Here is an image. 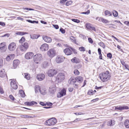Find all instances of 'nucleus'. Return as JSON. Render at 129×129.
Instances as JSON below:
<instances>
[{
	"label": "nucleus",
	"mask_w": 129,
	"mask_h": 129,
	"mask_svg": "<svg viewBox=\"0 0 129 129\" xmlns=\"http://www.w3.org/2000/svg\"><path fill=\"white\" fill-rule=\"evenodd\" d=\"M100 76L101 80L103 82L107 81L110 79V77L108 71H107L105 73L101 74L100 75Z\"/></svg>",
	"instance_id": "nucleus-1"
},
{
	"label": "nucleus",
	"mask_w": 129,
	"mask_h": 129,
	"mask_svg": "<svg viewBox=\"0 0 129 129\" xmlns=\"http://www.w3.org/2000/svg\"><path fill=\"white\" fill-rule=\"evenodd\" d=\"M57 122V120L55 118H52L47 120L45 124L48 126H53L55 125Z\"/></svg>",
	"instance_id": "nucleus-2"
},
{
	"label": "nucleus",
	"mask_w": 129,
	"mask_h": 129,
	"mask_svg": "<svg viewBox=\"0 0 129 129\" xmlns=\"http://www.w3.org/2000/svg\"><path fill=\"white\" fill-rule=\"evenodd\" d=\"M42 59V57L41 54H37L35 55L34 57V62L37 64L40 63V61Z\"/></svg>",
	"instance_id": "nucleus-3"
},
{
	"label": "nucleus",
	"mask_w": 129,
	"mask_h": 129,
	"mask_svg": "<svg viewBox=\"0 0 129 129\" xmlns=\"http://www.w3.org/2000/svg\"><path fill=\"white\" fill-rule=\"evenodd\" d=\"M65 79V75L64 73H59L57 75L56 79L58 82H61L63 81Z\"/></svg>",
	"instance_id": "nucleus-4"
},
{
	"label": "nucleus",
	"mask_w": 129,
	"mask_h": 129,
	"mask_svg": "<svg viewBox=\"0 0 129 129\" xmlns=\"http://www.w3.org/2000/svg\"><path fill=\"white\" fill-rule=\"evenodd\" d=\"M55 51L53 49H51L49 50L47 52L48 55L50 57H52L55 55Z\"/></svg>",
	"instance_id": "nucleus-5"
},
{
	"label": "nucleus",
	"mask_w": 129,
	"mask_h": 129,
	"mask_svg": "<svg viewBox=\"0 0 129 129\" xmlns=\"http://www.w3.org/2000/svg\"><path fill=\"white\" fill-rule=\"evenodd\" d=\"M56 73L57 71L56 70L54 69H52L48 70L47 74L48 76L49 77H52L56 75Z\"/></svg>",
	"instance_id": "nucleus-6"
},
{
	"label": "nucleus",
	"mask_w": 129,
	"mask_h": 129,
	"mask_svg": "<svg viewBox=\"0 0 129 129\" xmlns=\"http://www.w3.org/2000/svg\"><path fill=\"white\" fill-rule=\"evenodd\" d=\"M65 57L62 56H58L56 58V61L57 63H60L63 61Z\"/></svg>",
	"instance_id": "nucleus-7"
},
{
	"label": "nucleus",
	"mask_w": 129,
	"mask_h": 129,
	"mask_svg": "<svg viewBox=\"0 0 129 129\" xmlns=\"http://www.w3.org/2000/svg\"><path fill=\"white\" fill-rule=\"evenodd\" d=\"M12 80L10 83V85L12 88L14 89H16L18 88V86L16 81L14 79H11Z\"/></svg>",
	"instance_id": "nucleus-8"
},
{
	"label": "nucleus",
	"mask_w": 129,
	"mask_h": 129,
	"mask_svg": "<svg viewBox=\"0 0 129 129\" xmlns=\"http://www.w3.org/2000/svg\"><path fill=\"white\" fill-rule=\"evenodd\" d=\"M16 48V44L15 43L12 42L8 46V49L11 51L14 50Z\"/></svg>",
	"instance_id": "nucleus-9"
},
{
	"label": "nucleus",
	"mask_w": 129,
	"mask_h": 129,
	"mask_svg": "<svg viewBox=\"0 0 129 129\" xmlns=\"http://www.w3.org/2000/svg\"><path fill=\"white\" fill-rule=\"evenodd\" d=\"M34 55V54L32 52H29L27 53L25 55V58L27 59H31Z\"/></svg>",
	"instance_id": "nucleus-10"
},
{
	"label": "nucleus",
	"mask_w": 129,
	"mask_h": 129,
	"mask_svg": "<svg viewBox=\"0 0 129 129\" xmlns=\"http://www.w3.org/2000/svg\"><path fill=\"white\" fill-rule=\"evenodd\" d=\"M45 77V76L44 74L41 73L37 75V79L39 81H41L43 80Z\"/></svg>",
	"instance_id": "nucleus-11"
},
{
	"label": "nucleus",
	"mask_w": 129,
	"mask_h": 129,
	"mask_svg": "<svg viewBox=\"0 0 129 129\" xmlns=\"http://www.w3.org/2000/svg\"><path fill=\"white\" fill-rule=\"evenodd\" d=\"M66 90L65 88L63 89L60 92L57 94V97L60 98L66 94Z\"/></svg>",
	"instance_id": "nucleus-12"
},
{
	"label": "nucleus",
	"mask_w": 129,
	"mask_h": 129,
	"mask_svg": "<svg viewBox=\"0 0 129 129\" xmlns=\"http://www.w3.org/2000/svg\"><path fill=\"white\" fill-rule=\"evenodd\" d=\"M49 48V47L48 45L46 44L45 43L41 46L40 47V49L42 51H46L48 50Z\"/></svg>",
	"instance_id": "nucleus-13"
},
{
	"label": "nucleus",
	"mask_w": 129,
	"mask_h": 129,
	"mask_svg": "<svg viewBox=\"0 0 129 129\" xmlns=\"http://www.w3.org/2000/svg\"><path fill=\"white\" fill-rule=\"evenodd\" d=\"M0 77H7L6 73L4 69H2L0 71Z\"/></svg>",
	"instance_id": "nucleus-14"
},
{
	"label": "nucleus",
	"mask_w": 129,
	"mask_h": 129,
	"mask_svg": "<svg viewBox=\"0 0 129 129\" xmlns=\"http://www.w3.org/2000/svg\"><path fill=\"white\" fill-rule=\"evenodd\" d=\"M43 38L45 42L47 43H50L51 42V38L48 36H43Z\"/></svg>",
	"instance_id": "nucleus-15"
},
{
	"label": "nucleus",
	"mask_w": 129,
	"mask_h": 129,
	"mask_svg": "<svg viewBox=\"0 0 129 129\" xmlns=\"http://www.w3.org/2000/svg\"><path fill=\"white\" fill-rule=\"evenodd\" d=\"M86 27L88 29L91 30H92L95 31V28L94 27H92L90 24L87 23L86 24Z\"/></svg>",
	"instance_id": "nucleus-16"
},
{
	"label": "nucleus",
	"mask_w": 129,
	"mask_h": 129,
	"mask_svg": "<svg viewBox=\"0 0 129 129\" xmlns=\"http://www.w3.org/2000/svg\"><path fill=\"white\" fill-rule=\"evenodd\" d=\"M64 52L65 54L68 55H71L72 53V51L69 48L65 49L64 50Z\"/></svg>",
	"instance_id": "nucleus-17"
},
{
	"label": "nucleus",
	"mask_w": 129,
	"mask_h": 129,
	"mask_svg": "<svg viewBox=\"0 0 129 129\" xmlns=\"http://www.w3.org/2000/svg\"><path fill=\"white\" fill-rule=\"evenodd\" d=\"M19 61L18 59L15 60L13 63V67L14 69L16 68L19 64Z\"/></svg>",
	"instance_id": "nucleus-18"
},
{
	"label": "nucleus",
	"mask_w": 129,
	"mask_h": 129,
	"mask_svg": "<svg viewBox=\"0 0 129 129\" xmlns=\"http://www.w3.org/2000/svg\"><path fill=\"white\" fill-rule=\"evenodd\" d=\"M25 105L28 106H31L34 104H37V103L34 101H32L31 102H26L24 103Z\"/></svg>",
	"instance_id": "nucleus-19"
},
{
	"label": "nucleus",
	"mask_w": 129,
	"mask_h": 129,
	"mask_svg": "<svg viewBox=\"0 0 129 129\" xmlns=\"http://www.w3.org/2000/svg\"><path fill=\"white\" fill-rule=\"evenodd\" d=\"M76 81L80 83L82 82L83 80V77L81 76H78L76 77Z\"/></svg>",
	"instance_id": "nucleus-20"
},
{
	"label": "nucleus",
	"mask_w": 129,
	"mask_h": 129,
	"mask_svg": "<svg viewBox=\"0 0 129 129\" xmlns=\"http://www.w3.org/2000/svg\"><path fill=\"white\" fill-rule=\"evenodd\" d=\"M56 88L54 87L50 86L49 88V91L51 93H54L56 91Z\"/></svg>",
	"instance_id": "nucleus-21"
},
{
	"label": "nucleus",
	"mask_w": 129,
	"mask_h": 129,
	"mask_svg": "<svg viewBox=\"0 0 129 129\" xmlns=\"http://www.w3.org/2000/svg\"><path fill=\"white\" fill-rule=\"evenodd\" d=\"M116 109L120 110H122L124 109H128V107L127 106H119V107H116Z\"/></svg>",
	"instance_id": "nucleus-22"
},
{
	"label": "nucleus",
	"mask_w": 129,
	"mask_h": 129,
	"mask_svg": "<svg viewBox=\"0 0 129 129\" xmlns=\"http://www.w3.org/2000/svg\"><path fill=\"white\" fill-rule=\"evenodd\" d=\"M40 91L43 95L45 94L46 93V89L45 88H41Z\"/></svg>",
	"instance_id": "nucleus-23"
},
{
	"label": "nucleus",
	"mask_w": 129,
	"mask_h": 129,
	"mask_svg": "<svg viewBox=\"0 0 129 129\" xmlns=\"http://www.w3.org/2000/svg\"><path fill=\"white\" fill-rule=\"evenodd\" d=\"M28 34V33L26 32H20V31H18L16 33V34L17 35H21V36H23L25 34Z\"/></svg>",
	"instance_id": "nucleus-24"
},
{
	"label": "nucleus",
	"mask_w": 129,
	"mask_h": 129,
	"mask_svg": "<svg viewBox=\"0 0 129 129\" xmlns=\"http://www.w3.org/2000/svg\"><path fill=\"white\" fill-rule=\"evenodd\" d=\"M24 48L26 50H27L29 47V44L28 43L26 42L24 43L22 45Z\"/></svg>",
	"instance_id": "nucleus-25"
},
{
	"label": "nucleus",
	"mask_w": 129,
	"mask_h": 129,
	"mask_svg": "<svg viewBox=\"0 0 129 129\" xmlns=\"http://www.w3.org/2000/svg\"><path fill=\"white\" fill-rule=\"evenodd\" d=\"M71 61L74 62L78 63L79 62V61L78 59L75 57L71 60Z\"/></svg>",
	"instance_id": "nucleus-26"
},
{
	"label": "nucleus",
	"mask_w": 129,
	"mask_h": 129,
	"mask_svg": "<svg viewBox=\"0 0 129 129\" xmlns=\"http://www.w3.org/2000/svg\"><path fill=\"white\" fill-rule=\"evenodd\" d=\"M19 93L20 94V96L22 97H24L25 96V94L24 92L22 90H20L19 91Z\"/></svg>",
	"instance_id": "nucleus-27"
},
{
	"label": "nucleus",
	"mask_w": 129,
	"mask_h": 129,
	"mask_svg": "<svg viewBox=\"0 0 129 129\" xmlns=\"http://www.w3.org/2000/svg\"><path fill=\"white\" fill-rule=\"evenodd\" d=\"M40 87L38 85H36L35 87V91L36 93L38 92L40 89Z\"/></svg>",
	"instance_id": "nucleus-28"
},
{
	"label": "nucleus",
	"mask_w": 129,
	"mask_h": 129,
	"mask_svg": "<svg viewBox=\"0 0 129 129\" xmlns=\"http://www.w3.org/2000/svg\"><path fill=\"white\" fill-rule=\"evenodd\" d=\"M39 36V35L35 34L31 36V38L33 39H37Z\"/></svg>",
	"instance_id": "nucleus-29"
},
{
	"label": "nucleus",
	"mask_w": 129,
	"mask_h": 129,
	"mask_svg": "<svg viewBox=\"0 0 129 129\" xmlns=\"http://www.w3.org/2000/svg\"><path fill=\"white\" fill-rule=\"evenodd\" d=\"M104 13L105 15H108V16H112V14L108 10L105 11Z\"/></svg>",
	"instance_id": "nucleus-30"
},
{
	"label": "nucleus",
	"mask_w": 129,
	"mask_h": 129,
	"mask_svg": "<svg viewBox=\"0 0 129 129\" xmlns=\"http://www.w3.org/2000/svg\"><path fill=\"white\" fill-rule=\"evenodd\" d=\"M129 123V121L128 120H126L124 122V125L126 128H129V125L128 123Z\"/></svg>",
	"instance_id": "nucleus-31"
},
{
	"label": "nucleus",
	"mask_w": 129,
	"mask_h": 129,
	"mask_svg": "<svg viewBox=\"0 0 129 129\" xmlns=\"http://www.w3.org/2000/svg\"><path fill=\"white\" fill-rule=\"evenodd\" d=\"M112 13H113V16L115 17H116L118 16V14L117 11L115 10H113L112 11Z\"/></svg>",
	"instance_id": "nucleus-32"
},
{
	"label": "nucleus",
	"mask_w": 129,
	"mask_h": 129,
	"mask_svg": "<svg viewBox=\"0 0 129 129\" xmlns=\"http://www.w3.org/2000/svg\"><path fill=\"white\" fill-rule=\"evenodd\" d=\"M19 49L22 51H25L26 50L22 45L19 46Z\"/></svg>",
	"instance_id": "nucleus-33"
},
{
	"label": "nucleus",
	"mask_w": 129,
	"mask_h": 129,
	"mask_svg": "<svg viewBox=\"0 0 129 129\" xmlns=\"http://www.w3.org/2000/svg\"><path fill=\"white\" fill-rule=\"evenodd\" d=\"M108 125L110 126H112L114 124V121L113 120H111L108 122Z\"/></svg>",
	"instance_id": "nucleus-34"
},
{
	"label": "nucleus",
	"mask_w": 129,
	"mask_h": 129,
	"mask_svg": "<svg viewBox=\"0 0 129 129\" xmlns=\"http://www.w3.org/2000/svg\"><path fill=\"white\" fill-rule=\"evenodd\" d=\"M27 21V22L30 23H38V21H32L29 20H26Z\"/></svg>",
	"instance_id": "nucleus-35"
},
{
	"label": "nucleus",
	"mask_w": 129,
	"mask_h": 129,
	"mask_svg": "<svg viewBox=\"0 0 129 129\" xmlns=\"http://www.w3.org/2000/svg\"><path fill=\"white\" fill-rule=\"evenodd\" d=\"M48 62L47 61H44L43 63V67L44 68H45L48 66Z\"/></svg>",
	"instance_id": "nucleus-36"
},
{
	"label": "nucleus",
	"mask_w": 129,
	"mask_h": 129,
	"mask_svg": "<svg viewBox=\"0 0 129 129\" xmlns=\"http://www.w3.org/2000/svg\"><path fill=\"white\" fill-rule=\"evenodd\" d=\"M70 81V83L71 84L76 82V77L75 78H71Z\"/></svg>",
	"instance_id": "nucleus-37"
},
{
	"label": "nucleus",
	"mask_w": 129,
	"mask_h": 129,
	"mask_svg": "<svg viewBox=\"0 0 129 129\" xmlns=\"http://www.w3.org/2000/svg\"><path fill=\"white\" fill-rule=\"evenodd\" d=\"M25 77L27 80H29L30 78L29 75L27 73H25Z\"/></svg>",
	"instance_id": "nucleus-38"
},
{
	"label": "nucleus",
	"mask_w": 129,
	"mask_h": 129,
	"mask_svg": "<svg viewBox=\"0 0 129 129\" xmlns=\"http://www.w3.org/2000/svg\"><path fill=\"white\" fill-rule=\"evenodd\" d=\"M25 39L24 37H23L19 40V42L20 43H22L25 41Z\"/></svg>",
	"instance_id": "nucleus-39"
},
{
	"label": "nucleus",
	"mask_w": 129,
	"mask_h": 129,
	"mask_svg": "<svg viewBox=\"0 0 129 129\" xmlns=\"http://www.w3.org/2000/svg\"><path fill=\"white\" fill-rule=\"evenodd\" d=\"M79 49L81 51H85V48L83 47H79Z\"/></svg>",
	"instance_id": "nucleus-40"
},
{
	"label": "nucleus",
	"mask_w": 129,
	"mask_h": 129,
	"mask_svg": "<svg viewBox=\"0 0 129 129\" xmlns=\"http://www.w3.org/2000/svg\"><path fill=\"white\" fill-rule=\"evenodd\" d=\"M70 48L72 50L73 53L75 54H77V51L75 49H74V48L71 47H70Z\"/></svg>",
	"instance_id": "nucleus-41"
},
{
	"label": "nucleus",
	"mask_w": 129,
	"mask_h": 129,
	"mask_svg": "<svg viewBox=\"0 0 129 129\" xmlns=\"http://www.w3.org/2000/svg\"><path fill=\"white\" fill-rule=\"evenodd\" d=\"M101 20L103 23H107L108 22V20L103 18H101Z\"/></svg>",
	"instance_id": "nucleus-42"
},
{
	"label": "nucleus",
	"mask_w": 129,
	"mask_h": 129,
	"mask_svg": "<svg viewBox=\"0 0 129 129\" xmlns=\"http://www.w3.org/2000/svg\"><path fill=\"white\" fill-rule=\"evenodd\" d=\"M94 93V91L92 90H89L88 92V94L89 95H92Z\"/></svg>",
	"instance_id": "nucleus-43"
},
{
	"label": "nucleus",
	"mask_w": 129,
	"mask_h": 129,
	"mask_svg": "<svg viewBox=\"0 0 129 129\" xmlns=\"http://www.w3.org/2000/svg\"><path fill=\"white\" fill-rule=\"evenodd\" d=\"M74 73L75 75H78L79 74V72L77 70H75L74 71Z\"/></svg>",
	"instance_id": "nucleus-44"
},
{
	"label": "nucleus",
	"mask_w": 129,
	"mask_h": 129,
	"mask_svg": "<svg viewBox=\"0 0 129 129\" xmlns=\"http://www.w3.org/2000/svg\"><path fill=\"white\" fill-rule=\"evenodd\" d=\"M9 56L11 60H13L15 57V55L14 54H10Z\"/></svg>",
	"instance_id": "nucleus-45"
},
{
	"label": "nucleus",
	"mask_w": 129,
	"mask_h": 129,
	"mask_svg": "<svg viewBox=\"0 0 129 129\" xmlns=\"http://www.w3.org/2000/svg\"><path fill=\"white\" fill-rule=\"evenodd\" d=\"M5 46V45L4 43H2L0 44V49H1L2 48L4 47Z\"/></svg>",
	"instance_id": "nucleus-46"
},
{
	"label": "nucleus",
	"mask_w": 129,
	"mask_h": 129,
	"mask_svg": "<svg viewBox=\"0 0 129 129\" xmlns=\"http://www.w3.org/2000/svg\"><path fill=\"white\" fill-rule=\"evenodd\" d=\"M21 117H23L24 118H30L33 117L32 116H30L27 115H23L22 116H21Z\"/></svg>",
	"instance_id": "nucleus-47"
},
{
	"label": "nucleus",
	"mask_w": 129,
	"mask_h": 129,
	"mask_svg": "<svg viewBox=\"0 0 129 129\" xmlns=\"http://www.w3.org/2000/svg\"><path fill=\"white\" fill-rule=\"evenodd\" d=\"M99 45H100L103 48H104L105 47V46L104 43L103 42H101L99 43Z\"/></svg>",
	"instance_id": "nucleus-48"
},
{
	"label": "nucleus",
	"mask_w": 129,
	"mask_h": 129,
	"mask_svg": "<svg viewBox=\"0 0 129 129\" xmlns=\"http://www.w3.org/2000/svg\"><path fill=\"white\" fill-rule=\"evenodd\" d=\"M72 20L73 21L77 23H79L80 22V20L77 19H72Z\"/></svg>",
	"instance_id": "nucleus-49"
},
{
	"label": "nucleus",
	"mask_w": 129,
	"mask_h": 129,
	"mask_svg": "<svg viewBox=\"0 0 129 129\" xmlns=\"http://www.w3.org/2000/svg\"><path fill=\"white\" fill-rule=\"evenodd\" d=\"M89 13H90V11H89V10H88L86 12H82L81 13V14H86V15H88Z\"/></svg>",
	"instance_id": "nucleus-50"
},
{
	"label": "nucleus",
	"mask_w": 129,
	"mask_h": 129,
	"mask_svg": "<svg viewBox=\"0 0 129 129\" xmlns=\"http://www.w3.org/2000/svg\"><path fill=\"white\" fill-rule=\"evenodd\" d=\"M66 1L67 0H60V3L62 4V5H63Z\"/></svg>",
	"instance_id": "nucleus-51"
},
{
	"label": "nucleus",
	"mask_w": 129,
	"mask_h": 129,
	"mask_svg": "<svg viewBox=\"0 0 129 129\" xmlns=\"http://www.w3.org/2000/svg\"><path fill=\"white\" fill-rule=\"evenodd\" d=\"M60 31L62 33L64 34L65 32V30L62 28H61L60 29Z\"/></svg>",
	"instance_id": "nucleus-52"
},
{
	"label": "nucleus",
	"mask_w": 129,
	"mask_h": 129,
	"mask_svg": "<svg viewBox=\"0 0 129 129\" xmlns=\"http://www.w3.org/2000/svg\"><path fill=\"white\" fill-rule=\"evenodd\" d=\"M107 56L110 59H111L112 57V54L110 53H109L107 54Z\"/></svg>",
	"instance_id": "nucleus-53"
},
{
	"label": "nucleus",
	"mask_w": 129,
	"mask_h": 129,
	"mask_svg": "<svg viewBox=\"0 0 129 129\" xmlns=\"http://www.w3.org/2000/svg\"><path fill=\"white\" fill-rule=\"evenodd\" d=\"M6 59L8 61H9L11 59L9 55L7 56Z\"/></svg>",
	"instance_id": "nucleus-54"
},
{
	"label": "nucleus",
	"mask_w": 129,
	"mask_h": 129,
	"mask_svg": "<svg viewBox=\"0 0 129 129\" xmlns=\"http://www.w3.org/2000/svg\"><path fill=\"white\" fill-rule=\"evenodd\" d=\"M40 104L41 105L44 106H46V103H45L44 102H40Z\"/></svg>",
	"instance_id": "nucleus-55"
},
{
	"label": "nucleus",
	"mask_w": 129,
	"mask_h": 129,
	"mask_svg": "<svg viewBox=\"0 0 129 129\" xmlns=\"http://www.w3.org/2000/svg\"><path fill=\"white\" fill-rule=\"evenodd\" d=\"M88 40L89 43H93V41L92 39L91 38H88Z\"/></svg>",
	"instance_id": "nucleus-56"
},
{
	"label": "nucleus",
	"mask_w": 129,
	"mask_h": 129,
	"mask_svg": "<svg viewBox=\"0 0 129 129\" xmlns=\"http://www.w3.org/2000/svg\"><path fill=\"white\" fill-rule=\"evenodd\" d=\"M24 9L25 10H34V9H33L30 8H24Z\"/></svg>",
	"instance_id": "nucleus-57"
},
{
	"label": "nucleus",
	"mask_w": 129,
	"mask_h": 129,
	"mask_svg": "<svg viewBox=\"0 0 129 129\" xmlns=\"http://www.w3.org/2000/svg\"><path fill=\"white\" fill-rule=\"evenodd\" d=\"M53 26L56 29H57L59 28V26L58 25L53 24Z\"/></svg>",
	"instance_id": "nucleus-58"
},
{
	"label": "nucleus",
	"mask_w": 129,
	"mask_h": 129,
	"mask_svg": "<svg viewBox=\"0 0 129 129\" xmlns=\"http://www.w3.org/2000/svg\"><path fill=\"white\" fill-rule=\"evenodd\" d=\"M46 104L47 105L49 106H51L52 105V103L50 102H46Z\"/></svg>",
	"instance_id": "nucleus-59"
},
{
	"label": "nucleus",
	"mask_w": 129,
	"mask_h": 129,
	"mask_svg": "<svg viewBox=\"0 0 129 129\" xmlns=\"http://www.w3.org/2000/svg\"><path fill=\"white\" fill-rule=\"evenodd\" d=\"M10 98L12 100H14V98L12 95H10L9 96Z\"/></svg>",
	"instance_id": "nucleus-60"
},
{
	"label": "nucleus",
	"mask_w": 129,
	"mask_h": 129,
	"mask_svg": "<svg viewBox=\"0 0 129 129\" xmlns=\"http://www.w3.org/2000/svg\"><path fill=\"white\" fill-rule=\"evenodd\" d=\"M69 90L70 92H72L73 90V87H70L69 88Z\"/></svg>",
	"instance_id": "nucleus-61"
},
{
	"label": "nucleus",
	"mask_w": 129,
	"mask_h": 129,
	"mask_svg": "<svg viewBox=\"0 0 129 129\" xmlns=\"http://www.w3.org/2000/svg\"><path fill=\"white\" fill-rule=\"evenodd\" d=\"M98 51L99 54H101V50L100 48H99L98 49Z\"/></svg>",
	"instance_id": "nucleus-62"
},
{
	"label": "nucleus",
	"mask_w": 129,
	"mask_h": 129,
	"mask_svg": "<svg viewBox=\"0 0 129 129\" xmlns=\"http://www.w3.org/2000/svg\"><path fill=\"white\" fill-rule=\"evenodd\" d=\"M10 36V34H6L5 35H4L3 36H2V37H4L6 36H7L8 37H9Z\"/></svg>",
	"instance_id": "nucleus-63"
},
{
	"label": "nucleus",
	"mask_w": 129,
	"mask_h": 129,
	"mask_svg": "<svg viewBox=\"0 0 129 129\" xmlns=\"http://www.w3.org/2000/svg\"><path fill=\"white\" fill-rule=\"evenodd\" d=\"M3 64V60L0 61V68L2 66Z\"/></svg>",
	"instance_id": "nucleus-64"
}]
</instances>
